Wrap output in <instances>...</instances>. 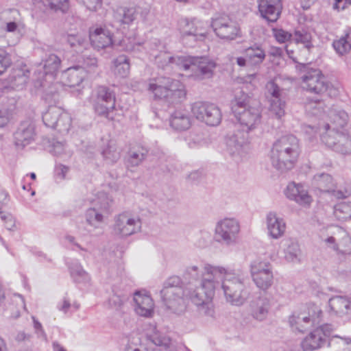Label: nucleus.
I'll use <instances>...</instances> for the list:
<instances>
[{
	"instance_id": "obj_34",
	"label": "nucleus",
	"mask_w": 351,
	"mask_h": 351,
	"mask_svg": "<svg viewBox=\"0 0 351 351\" xmlns=\"http://www.w3.org/2000/svg\"><path fill=\"white\" fill-rule=\"evenodd\" d=\"M313 184L320 191L324 193L334 191V188L336 187L332 176L325 173L315 175L313 179Z\"/></svg>"
},
{
	"instance_id": "obj_19",
	"label": "nucleus",
	"mask_w": 351,
	"mask_h": 351,
	"mask_svg": "<svg viewBox=\"0 0 351 351\" xmlns=\"http://www.w3.org/2000/svg\"><path fill=\"white\" fill-rule=\"evenodd\" d=\"M285 194L289 199L302 206H310L313 201L306 188L300 183L289 182L285 190Z\"/></svg>"
},
{
	"instance_id": "obj_36",
	"label": "nucleus",
	"mask_w": 351,
	"mask_h": 351,
	"mask_svg": "<svg viewBox=\"0 0 351 351\" xmlns=\"http://www.w3.org/2000/svg\"><path fill=\"white\" fill-rule=\"evenodd\" d=\"M328 347L334 348L339 351H351V337L334 335V331L328 339Z\"/></svg>"
},
{
	"instance_id": "obj_29",
	"label": "nucleus",
	"mask_w": 351,
	"mask_h": 351,
	"mask_svg": "<svg viewBox=\"0 0 351 351\" xmlns=\"http://www.w3.org/2000/svg\"><path fill=\"white\" fill-rule=\"evenodd\" d=\"M109 212V203L106 201L98 208H90L86 210V221L91 226H97L104 217H108Z\"/></svg>"
},
{
	"instance_id": "obj_20",
	"label": "nucleus",
	"mask_w": 351,
	"mask_h": 351,
	"mask_svg": "<svg viewBox=\"0 0 351 351\" xmlns=\"http://www.w3.org/2000/svg\"><path fill=\"white\" fill-rule=\"evenodd\" d=\"M134 311L140 316L151 317L154 314V303L147 291H136L134 293Z\"/></svg>"
},
{
	"instance_id": "obj_48",
	"label": "nucleus",
	"mask_w": 351,
	"mask_h": 351,
	"mask_svg": "<svg viewBox=\"0 0 351 351\" xmlns=\"http://www.w3.org/2000/svg\"><path fill=\"white\" fill-rule=\"evenodd\" d=\"M71 125V118L70 115L61 108V115L58 118L57 124L52 129L57 130L59 132L66 133Z\"/></svg>"
},
{
	"instance_id": "obj_49",
	"label": "nucleus",
	"mask_w": 351,
	"mask_h": 351,
	"mask_svg": "<svg viewBox=\"0 0 351 351\" xmlns=\"http://www.w3.org/2000/svg\"><path fill=\"white\" fill-rule=\"evenodd\" d=\"M344 239L346 243H349L348 248L345 249V250H339V247L336 243L335 239L332 236L328 237L327 238H322V241L327 247L330 248L333 251L339 252L341 253H345V254L350 253L351 251L350 239L349 237H346Z\"/></svg>"
},
{
	"instance_id": "obj_9",
	"label": "nucleus",
	"mask_w": 351,
	"mask_h": 351,
	"mask_svg": "<svg viewBox=\"0 0 351 351\" xmlns=\"http://www.w3.org/2000/svg\"><path fill=\"white\" fill-rule=\"evenodd\" d=\"M240 232V223L232 217H226L216 223L215 239L223 245L230 246L237 243Z\"/></svg>"
},
{
	"instance_id": "obj_53",
	"label": "nucleus",
	"mask_w": 351,
	"mask_h": 351,
	"mask_svg": "<svg viewBox=\"0 0 351 351\" xmlns=\"http://www.w3.org/2000/svg\"><path fill=\"white\" fill-rule=\"evenodd\" d=\"M141 17L143 21L148 25H152L154 23L155 16L153 12H151L148 8H144L141 12Z\"/></svg>"
},
{
	"instance_id": "obj_7",
	"label": "nucleus",
	"mask_w": 351,
	"mask_h": 351,
	"mask_svg": "<svg viewBox=\"0 0 351 351\" xmlns=\"http://www.w3.org/2000/svg\"><path fill=\"white\" fill-rule=\"evenodd\" d=\"M322 314L319 306L310 304L302 311L294 312L289 317V324L293 330L303 332L313 326L319 325L322 321Z\"/></svg>"
},
{
	"instance_id": "obj_26",
	"label": "nucleus",
	"mask_w": 351,
	"mask_h": 351,
	"mask_svg": "<svg viewBox=\"0 0 351 351\" xmlns=\"http://www.w3.org/2000/svg\"><path fill=\"white\" fill-rule=\"evenodd\" d=\"M171 127L177 131L188 130L191 124L192 119L186 109H178L171 114L169 118Z\"/></svg>"
},
{
	"instance_id": "obj_64",
	"label": "nucleus",
	"mask_w": 351,
	"mask_h": 351,
	"mask_svg": "<svg viewBox=\"0 0 351 351\" xmlns=\"http://www.w3.org/2000/svg\"><path fill=\"white\" fill-rule=\"evenodd\" d=\"M9 121L8 112L5 110H0V128L7 125Z\"/></svg>"
},
{
	"instance_id": "obj_59",
	"label": "nucleus",
	"mask_w": 351,
	"mask_h": 351,
	"mask_svg": "<svg viewBox=\"0 0 351 351\" xmlns=\"http://www.w3.org/2000/svg\"><path fill=\"white\" fill-rule=\"evenodd\" d=\"M351 5V0H335L333 8L338 11L345 10L348 5Z\"/></svg>"
},
{
	"instance_id": "obj_28",
	"label": "nucleus",
	"mask_w": 351,
	"mask_h": 351,
	"mask_svg": "<svg viewBox=\"0 0 351 351\" xmlns=\"http://www.w3.org/2000/svg\"><path fill=\"white\" fill-rule=\"evenodd\" d=\"M89 39L95 49H103L110 45V32L102 27H97L93 32L90 31Z\"/></svg>"
},
{
	"instance_id": "obj_42",
	"label": "nucleus",
	"mask_w": 351,
	"mask_h": 351,
	"mask_svg": "<svg viewBox=\"0 0 351 351\" xmlns=\"http://www.w3.org/2000/svg\"><path fill=\"white\" fill-rule=\"evenodd\" d=\"M332 46L337 53L344 55L351 49V30L339 39L335 40Z\"/></svg>"
},
{
	"instance_id": "obj_18",
	"label": "nucleus",
	"mask_w": 351,
	"mask_h": 351,
	"mask_svg": "<svg viewBox=\"0 0 351 351\" xmlns=\"http://www.w3.org/2000/svg\"><path fill=\"white\" fill-rule=\"evenodd\" d=\"M36 136L35 124L32 120L22 121L14 133L15 145L23 149L34 141Z\"/></svg>"
},
{
	"instance_id": "obj_33",
	"label": "nucleus",
	"mask_w": 351,
	"mask_h": 351,
	"mask_svg": "<svg viewBox=\"0 0 351 351\" xmlns=\"http://www.w3.org/2000/svg\"><path fill=\"white\" fill-rule=\"evenodd\" d=\"M207 265H206L204 266L202 265H192L186 267L184 274V277L186 280H188L189 281V283L197 282L200 278L203 277L201 282L199 283V286L197 287L195 285V289H196L197 287H201L204 279L208 277V273L205 269V267Z\"/></svg>"
},
{
	"instance_id": "obj_6",
	"label": "nucleus",
	"mask_w": 351,
	"mask_h": 351,
	"mask_svg": "<svg viewBox=\"0 0 351 351\" xmlns=\"http://www.w3.org/2000/svg\"><path fill=\"white\" fill-rule=\"evenodd\" d=\"M148 90L153 94L154 98L164 99L169 104L180 103L186 97L184 84L169 77L160 75L151 79Z\"/></svg>"
},
{
	"instance_id": "obj_47",
	"label": "nucleus",
	"mask_w": 351,
	"mask_h": 351,
	"mask_svg": "<svg viewBox=\"0 0 351 351\" xmlns=\"http://www.w3.org/2000/svg\"><path fill=\"white\" fill-rule=\"evenodd\" d=\"M184 141L190 148H198L204 143V135L197 130H191L184 138Z\"/></svg>"
},
{
	"instance_id": "obj_35",
	"label": "nucleus",
	"mask_w": 351,
	"mask_h": 351,
	"mask_svg": "<svg viewBox=\"0 0 351 351\" xmlns=\"http://www.w3.org/2000/svg\"><path fill=\"white\" fill-rule=\"evenodd\" d=\"M147 150L143 147H137L131 149L126 159V166L128 168H134L138 167L145 160Z\"/></svg>"
},
{
	"instance_id": "obj_37",
	"label": "nucleus",
	"mask_w": 351,
	"mask_h": 351,
	"mask_svg": "<svg viewBox=\"0 0 351 351\" xmlns=\"http://www.w3.org/2000/svg\"><path fill=\"white\" fill-rule=\"evenodd\" d=\"M69 268L71 276L75 282L86 284L89 282V275L78 262L72 263Z\"/></svg>"
},
{
	"instance_id": "obj_61",
	"label": "nucleus",
	"mask_w": 351,
	"mask_h": 351,
	"mask_svg": "<svg viewBox=\"0 0 351 351\" xmlns=\"http://www.w3.org/2000/svg\"><path fill=\"white\" fill-rule=\"evenodd\" d=\"M235 60V62L237 64L241 67H244L247 66H250L248 64V60L247 58L244 54V56H239L236 58H232V61L233 62Z\"/></svg>"
},
{
	"instance_id": "obj_57",
	"label": "nucleus",
	"mask_w": 351,
	"mask_h": 351,
	"mask_svg": "<svg viewBox=\"0 0 351 351\" xmlns=\"http://www.w3.org/2000/svg\"><path fill=\"white\" fill-rule=\"evenodd\" d=\"M69 171V167L62 164L56 165L54 173L56 178L62 180L65 178L66 173Z\"/></svg>"
},
{
	"instance_id": "obj_45",
	"label": "nucleus",
	"mask_w": 351,
	"mask_h": 351,
	"mask_svg": "<svg viewBox=\"0 0 351 351\" xmlns=\"http://www.w3.org/2000/svg\"><path fill=\"white\" fill-rule=\"evenodd\" d=\"M60 58L53 54H49L44 60L43 69L46 75H53L59 69L60 65Z\"/></svg>"
},
{
	"instance_id": "obj_2",
	"label": "nucleus",
	"mask_w": 351,
	"mask_h": 351,
	"mask_svg": "<svg viewBox=\"0 0 351 351\" xmlns=\"http://www.w3.org/2000/svg\"><path fill=\"white\" fill-rule=\"evenodd\" d=\"M247 94L240 91L231 101V110L241 130L237 128L226 138L225 152L234 161L239 162L246 155L250 143V134L261 123V112L250 106Z\"/></svg>"
},
{
	"instance_id": "obj_11",
	"label": "nucleus",
	"mask_w": 351,
	"mask_h": 351,
	"mask_svg": "<svg viewBox=\"0 0 351 351\" xmlns=\"http://www.w3.org/2000/svg\"><path fill=\"white\" fill-rule=\"evenodd\" d=\"M250 274L253 282L259 289L266 291L273 284L272 267L268 261L261 259L253 261L250 264Z\"/></svg>"
},
{
	"instance_id": "obj_39",
	"label": "nucleus",
	"mask_w": 351,
	"mask_h": 351,
	"mask_svg": "<svg viewBox=\"0 0 351 351\" xmlns=\"http://www.w3.org/2000/svg\"><path fill=\"white\" fill-rule=\"evenodd\" d=\"M331 124L330 125L332 128L344 127L348 121V114L343 110L332 109L329 112Z\"/></svg>"
},
{
	"instance_id": "obj_50",
	"label": "nucleus",
	"mask_w": 351,
	"mask_h": 351,
	"mask_svg": "<svg viewBox=\"0 0 351 351\" xmlns=\"http://www.w3.org/2000/svg\"><path fill=\"white\" fill-rule=\"evenodd\" d=\"M43 99L49 104V106H56L60 99L56 86L51 85L47 90H45L43 95Z\"/></svg>"
},
{
	"instance_id": "obj_21",
	"label": "nucleus",
	"mask_w": 351,
	"mask_h": 351,
	"mask_svg": "<svg viewBox=\"0 0 351 351\" xmlns=\"http://www.w3.org/2000/svg\"><path fill=\"white\" fill-rule=\"evenodd\" d=\"M271 308V299L266 295H261L251 301L250 304V315L254 319L262 322L268 317Z\"/></svg>"
},
{
	"instance_id": "obj_56",
	"label": "nucleus",
	"mask_w": 351,
	"mask_h": 351,
	"mask_svg": "<svg viewBox=\"0 0 351 351\" xmlns=\"http://www.w3.org/2000/svg\"><path fill=\"white\" fill-rule=\"evenodd\" d=\"M82 3L88 10L95 11L101 5V0H77Z\"/></svg>"
},
{
	"instance_id": "obj_46",
	"label": "nucleus",
	"mask_w": 351,
	"mask_h": 351,
	"mask_svg": "<svg viewBox=\"0 0 351 351\" xmlns=\"http://www.w3.org/2000/svg\"><path fill=\"white\" fill-rule=\"evenodd\" d=\"M39 4L45 7V10L50 9L56 12L60 10L65 12L69 8V0H41Z\"/></svg>"
},
{
	"instance_id": "obj_38",
	"label": "nucleus",
	"mask_w": 351,
	"mask_h": 351,
	"mask_svg": "<svg viewBox=\"0 0 351 351\" xmlns=\"http://www.w3.org/2000/svg\"><path fill=\"white\" fill-rule=\"evenodd\" d=\"M66 41L77 53H82L88 46V40L80 34H68Z\"/></svg>"
},
{
	"instance_id": "obj_25",
	"label": "nucleus",
	"mask_w": 351,
	"mask_h": 351,
	"mask_svg": "<svg viewBox=\"0 0 351 351\" xmlns=\"http://www.w3.org/2000/svg\"><path fill=\"white\" fill-rule=\"evenodd\" d=\"M330 311L335 315L343 317L351 314V300L344 295H336L328 300Z\"/></svg>"
},
{
	"instance_id": "obj_5",
	"label": "nucleus",
	"mask_w": 351,
	"mask_h": 351,
	"mask_svg": "<svg viewBox=\"0 0 351 351\" xmlns=\"http://www.w3.org/2000/svg\"><path fill=\"white\" fill-rule=\"evenodd\" d=\"M181 280L178 276H172L168 278L164 285V288L161 291L162 300L167 308L173 312H178L182 310L184 306V298L190 300L194 304L195 302L193 298L197 293L199 298L202 295L200 287L193 289L192 287L182 289L180 285Z\"/></svg>"
},
{
	"instance_id": "obj_51",
	"label": "nucleus",
	"mask_w": 351,
	"mask_h": 351,
	"mask_svg": "<svg viewBox=\"0 0 351 351\" xmlns=\"http://www.w3.org/2000/svg\"><path fill=\"white\" fill-rule=\"evenodd\" d=\"M12 59L10 55L0 47V75L3 74L11 65Z\"/></svg>"
},
{
	"instance_id": "obj_41",
	"label": "nucleus",
	"mask_w": 351,
	"mask_h": 351,
	"mask_svg": "<svg viewBox=\"0 0 351 351\" xmlns=\"http://www.w3.org/2000/svg\"><path fill=\"white\" fill-rule=\"evenodd\" d=\"M114 72L121 77H126L130 71L128 58L125 55H121L113 62Z\"/></svg>"
},
{
	"instance_id": "obj_24",
	"label": "nucleus",
	"mask_w": 351,
	"mask_h": 351,
	"mask_svg": "<svg viewBox=\"0 0 351 351\" xmlns=\"http://www.w3.org/2000/svg\"><path fill=\"white\" fill-rule=\"evenodd\" d=\"M266 225L269 235L275 239L281 237L286 230L284 219L273 211L267 214Z\"/></svg>"
},
{
	"instance_id": "obj_63",
	"label": "nucleus",
	"mask_w": 351,
	"mask_h": 351,
	"mask_svg": "<svg viewBox=\"0 0 351 351\" xmlns=\"http://www.w3.org/2000/svg\"><path fill=\"white\" fill-rule=\"evenodd\" d=\"M284 50L280 47H271L269 51V55L272 57L279 58L283 54Z\"/></svg>"
},
{
	"instance_id": "obj_3",
	"label": "nucleus",
	"mask_w": 351,
	"mask_h": 351,
	"mask_svg": "<svg viewBox=\"0 0 351 351\" xmlns=\"http://www.w3.org/2000/svg\"><path fill=\"white\" fill-rule=\"evenodd\" d=\"M150 58H153L158 67L164 70L180 69L184 71H198L195 80L210 78L217 64L208 56H171L166 43L158 38L150 42Z\"/></svg>"
},
{
	"instance_id": "obj_27",
	"label": "nucleus",
	"mask_w": 351,
	"mask_h": 351,
	"mask_svg": "<svg viewBox=\"0 0 351 351\" xmlns=\"http://www.w3.org/2000/svg\"><path fill=\"white\" fill-rule=\"evenodd\" d=\"M65 83L70 87L79 86L86 76V71L79 64L68 68L63 74Z\"/></svg>"
},
{
	"instance_id": "obj_44",
	"label": "nucleus",
	"mask_w": 351,
	"mask_h": 351,
	"mask_svg": "<svg viewBox=\"0 0 351 351\" xmlns=\"http://www.w3.org/2000/svg\"><path fill=\"white\" fill-rule=\"evenodd\" d=\"M293 40L295 43H300L308 49L313 47L312 44L311 33L306 29H302L295 30L293 34Z\"/></svg>"
},
{
	"instance_id": "obj_1",
	"label": "nucleus",
	"mask_w": 351,
	"mask_h": 351,
	"mask_svg": "<svg viewBox=\"0 0 351 351\" xmlns=\"http://www.w3.org/2000/svg\"><path fill=\"white\" fill-rule=\"evenodd\" d=\"M208 277L205 278L199 290L202 295L193 298L199 313L213 317L215 310L211 299L215 291L221 289L226 301L234 306H241L248 297L245 289L247 276L241 271L228 270L222 267L207 265Z\"/></svg>"
},
{
	"instance_id": "obj_32",
	"label": "nucleus",
	"mask_w": 351,
	"mask_h": 351,
	"mask_svg": "<svg viewBox=\"0 0 351 351\" xmlns=\"http://www.w3.org/2000/svg\"><path fill=\"white\" fill-rule=\"evenodd\" d=\"M281 247L284 252V258L288 262H295L298 260L300 249L298 243L292 239H284L281 242Z\"/></svg>"
},
{
	"instance_id": "obj_58",
	"label": "nucleus",
	"mask_w": 351,
	"mask_h": 351,
	"mask_svg": "<svg viewBox=\"0 0 351 351\" xmlns=\"http://www.w3.org/2000/svg\"><path fill=\"white\" fill-rule=\"evenodd\" d=\"M57 308L59 311L63 312L64 314L67 313L71 308V304L69 300L64 297L60 302L58 304Z\"/></svg>"
},
{
	"instance_id": "obj_10",
	"label": "nucleus",
	"mask_w": 351,
	"mask_h": 351,
	"mask_svg": "<svg viewBox=\"0 0 351 351\" xmlns=\"http://www.w3.org/2000/svg\"><path fill=\"white\" fill-rule=\"evenodd\" d=\"M191 112L199 121L209 126L218 125L222 119L220 108L215 104L196 101L191 106Z\"/></svg>"
},
{
	"instance_id": "obj_52",
	"label": "nucleus",
	"mask_w": 351,
	"mask_h": 351,
	"mask_svg": "<svg viewBox=\"0 0 351 351\" xmlns=\"http://www.w3.org/2000/svg\"><path fill=\"white\" fill-rule=\"evenodd\" d=\"M82 59V64H79L80 66H82L84 68V70L85 71L86 69H93L97 66V60L95 57L88 56H83L81 58ZM81 62V61H80Z\"/></svg>"
},
{
	"instance_id": "obj_60",
	"label": "nucleus",
	"mask_w": 351,
	"mask_h": 351,
	"mask_svg": "<svg viewBox=\"0 0 351 351\" xmlns=\"http://www.w3.org/2000/svg\"><path fill=\"white\" fill-rule=\"evenodd\" d=\"M65 149V145L62 142H56L53 145V149L51 150V152L57 156L62 155Z\"/></svg>"
},
{
	"instance_id": "obj_4",
	"label": "nucleus",
	"mask_w": 351,
	"mask_h": 351,
	"mask_svg": "<svg viewBox=\"0 0 351 351\" xmlns=\"http://www.w3.org/2000/svg\"><path fill=\"white\" fill-rule=\"evenodd\" d=\"M299 154L298 138L293 135L284 136L274 143L271 150V162L278 170H289L293 167Z\"/></svg>"
},
{
	"instance_id": "obj_17",
	"label": "nucleus",
	"mask_w": 351,
	"mask_h": 351,
	"mask_svg": "<svg viewBox=\"0 0 351 351\" xmlns=\"http://www.w3.org/2000/svg\"><path fill=\"white\" fill-rule=\"evenodd\" d=\"M180 25L183 38L191 36L194 40H203L206 36L208 24L204 21L196 19L191 21L184 19Z\"/></svg>"
},
{
	"instance_id": "obj_13",
	"label": "nucleus",
	"mask_w": 351,
	"mask_h": 351,
	"mask_svg": "<svg viewBox=\"0 0 351 351\" xmlns=\"http://www.w3.org/2000/svg\"><path fill=\"white\" fill-rule=\"evenodd\" d=\"M334 331L332 325L326 324L315 328L302 341L301 346L304 351H313L326 344L328 345V339Z\"/></svg>"
},
{
	"instance_id": "obj_40",
	"label": "nucleus",
	"mask_w": 351,
	"mask_h": 351,
	"mask_svg": "<svg viewBox=\"0 0 351 351\" xmlns=\"http://www.w3.org/2000/svg\"><path fill=\"white\" fill-rule=\"evenodd\" d=\"M61 115V108L56 106H49L47 110L43 114L44 124L50 128L57 124L58 118Z\"/></svg>"
},
{
	"instance_id": "obj_54",
	"label": "nucleus",
	"mask_w": 351,
	"mask_h": 351,
	"mask_svg": "<svg viewBox=\"0 0 351 351\" xmlns=\"http://www.w3.org/2000/svg\"><path fill=\"white\" fill-rule=\"evenodd\" d=\"M274 36L276 40L280 43H285L289 40L291 38V34L283 29H274Z\"/></svg>"
},
{
	"instance_id": "obj_14",
	"label": "nucleus",
	"mask_w": 351,
	"mask_h": 351,
	"mask_svg": "<svg viewBox=\"0 0 351 351\" xmlns=\"http://www.w3.org/2000/svg\"><path fill=\"white\" fill-rule=\"evenodd\" d=\"M211 27L215 34L221 39L232 40L241 36L239 25L226 15L213 18Z\"/></svg>"
},
{
	"instance_id": "obj_16",
	"label": "nucleus",
	"mask_w": 351,
	"mask_h": 351,
	"mask_svg": "<svg viewBox=\"0 0 351 351\" xmlns=\"http://www.w3.org/2000/svg\"><path fill=\"white\" fill-rule=\"evenodd\" d=\"M302 87L316 94H321L327 90L328 83L324 75L319 69H311L302 77Z\"/></svg>"
},
{
	"instance_id": "obj_15",
	"label": "nucleus",
	"mask_w": 351,
	"mask_h": 351,
	"mask_svg": "<svg viewBox=\"0 0 351 351\" xmlns=\"http://www.w3.org/2000/svg\"><path fill=\"white\" fill-rule=\"evenodd\" d=\"M266 90L269 102V110L277 119H280L285 113V102L282 99L281 89L274 80H270L266 84Z\"/></svg>"
},
{
	"instance_id": "obj_23",
	"label": "nucleus",
	"mask_w": 351,
	"mask_h": 351,
	"mask_svg": "<svg viewBox=\"0 0 351 351\" xmlns=\"http://www.w3.org/2000/svg\"><path fill=\"white\" fill-rule=\"evenodd\" d=\"M110 99V92L107 86H99L95 90L93 96V106L95 112L101 117L108 118V107Z\"/></svg>"
},
{
	"instance_id": "obj_31",
	"label": "nucleus",
	"mask_w": 351,
	"mask_h": 351,
	"mask_svg": "<svg viewBox=\"0 0 351 351\" xmlns=\"http://www.w3.org/2000/svg\"><path fill=\"white\" fill-rule=\"evenodd\" d=\"M136 13L135 8L119 7L114 11L113 23L130 25L136 19Z\"/></svg>"
},
{
	"instance_id": "obj_30",
	"label": "nucleus",
	"mask_w": 351,
	"mask_h": 351,
	"mask_svg": "<svg viewBox=\"0 0 351 351\" xmlns=\"http://www.w3.org/2000/svg\"><path fill=\"white\" fill-rule=\"evenodd\" d=\"M244 54L247 58L250 66H257L261 64L265 59L266 53L260 44H253L245 49Z\"/></svg>"
},
{
	"instance_id": "obj_8",
	"label": "nucleus",
	"mask_w": 351,
	"mask_h": 351,
	"mask_svg": "<svg viewBox=\"0 0 351 351\" xmlns=\"http://www.w3.org/2000/svg\"><path fill=\"white\" fill-rule=\"evenodd\" d=\"M321 134V140L327 147L342 154H351V136L344 132H339L326 123Z\"/></svg>"
},
{
	"instance_id": "obj_12",
	"label": "nucleus",
	"mask_w": 351,
	"mask_h": 351,
	"mask_svg": "<svg viewBox=\"0 0 351 351\" xmlns=\"http://www.w3.org/2000/svg\"><path fill=\"white\" fill-rule=\"evenodd\" d=\"M141 221L138 216L129 212L122 213L114 217L113 231L115 235L124 238L140 231Z\"/></svg>"
},
{
	"instance_id": "obj_62",
	"label": "nucleus",
	"mask_w": 351,
	"mask_h": 351,
	"mask_svg": "<svg viewBox=\"0 0 351 351\" xmlns=\"http://www.w3.org/2000/svg\"><path fill=\"white\" fill-rule=\"evenodd\" d=\"M8 202V193L3 190H0V214L2 213L1 209L3 206Z\"/></svg>"
},
{
	"instance_id": "obj_43",
	"label": "nucleus",
	"mask_w": 351,
	"mask_h": 351,
	"mask_svg": "<svg viewBox=\"0 0 351 351\" xmlns=\"http://www.w3.org/2000/svg\"><path fill=\"white\" fill-rule=\"evenodd\" d=\"M335 217L341 221L351 219V202H342L334 206Z\"/></svg>"
},
{
	"instance_id": "obj_22",
	"label": "nucleus",
	"mask_w": 351,
	"mask_h": 351,
	"mask_svg": "<svg viewBox=\"0 0 351 351\" xmlns=\"http://www.w3.org/2000/svg\"><path fill=\"white\" fill-rule=\"evenodd\" d=\"M258 10L263 18L268 22H276L280 14L281 0H258Z\"/></svg>"
},
{
	"instance_id": "obj_55",
	"label": "nucleus",
	"mask_w": 351,
	"mask_h": 351,
	"mask_svg": "<svg viewBox=\"0 0 351 351\" xmlns=\"http://www.w3.org/2000/svg\"><path fill=\"white\" fill-rule=\"evenodd\" d=\"M1 219L5 223L7 230L14 231L16 227L15 220L11 214H1Z\"/></svg>"
}]
</instances>
